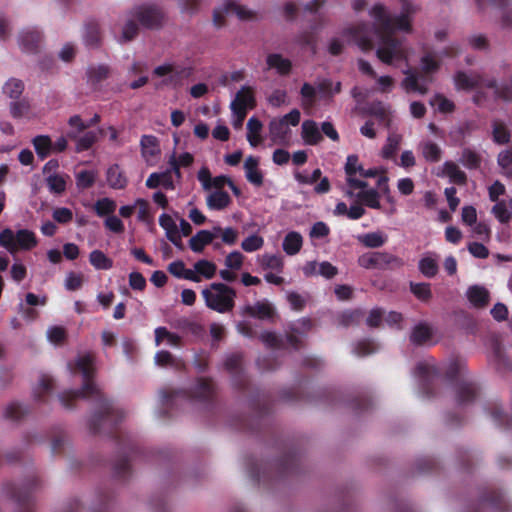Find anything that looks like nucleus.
<instances>
[{
	"label": "nucleus",
	"instance_id": "obj_16",
	"mask_svg": "<svg viewBox=\"0 0 512 512\" xmlns=\"http://www.w3.org/2000/svg\"><path fill=\"white\" fill-rule=\"evenodd\" d=\"M141 155L149 166H154L159 160L160 147L156 137L152 135H143L140 140Z\"/></svg>",
	"mask_w": 512,
	"mask_h": 512
},
{
	"label": "nucleus",
	"instance_id": "obj_35",
	"mask_svg": "<svg viewBox=\"0 0 512 512\" xmlns=\"http://www.w3.org/2000/svg\"><path fill=\"white\" fill-rule=\"evenodd\" d=\"M192 271H195V275L199 276L200 279L201 277L211 279L215 276L217 267L213 262L202 259L194 264Z\"/></svg>",
	"mask_w": 512,
	"mask_h": 512
},
{
	"label": "nucleus",
	"instance_id": "obj_39",
	"mask_svg": "<svg viewBox=\"0 0 512 512\" xmlns=\"http://www.w3.org/2000/svg\"><path fill=\"white\" fill-rule=\"evenodd\" d=\"M192 162L193 156L188 152L180 154L178 158H176L175 153H172L169 158V165L177 178L181 177L180 166H189L192 164Z\"/></svg>",
	"mask_w": 512,
	"mask_h": 512
},
{
	"label": "nucleus",
	"instance_id": "obj_42",
	"mask_svg": "<svg viewBox=\"0 0 512 512\" xmlns=\"http://www.w3.org/2000/svg\"><path fill=\"white\" fill-rule=\"evenodd\" d=\"M39 40L40 34L36 30H26L20 36V46L25 52H33Z\"/></svg>",
	"mask_w": 512,
	"mask_h": 512
},
{
	"label": "nucleus",
	"instance_id": "obj_57",
	"mask_svg": "<svg viewBox=\"0 0 512 512\" xmlns=\"http://www.w3.org/2000/svg\"><path fill=\"white\" fill-rule=\"evenodd\" d=\"M410 288L412 293L421 301H428L432 296L428 283H411Z\"/></svg>",
	"mask_w": 512,
	"mask_h": 512
},
{
	"label": "nucleus",
	"instance_id": "obj_22",
	"mask_svg": "<svg viewBox=\"0 0 512 512\" xmlns=\"http://www.w3.org/2000/svg\"><path fill=\"white\" fill-rule=\"evenodd\" d=\"M254 105V96L250 87L243 86L235 95V98L230 103L231 109H241L246 111Z\"/></svg>",
	"mask_w": 512,
	"mask_h": 512
},
{
	"label": "nucleus",
	"instance_id": "obj_52",
	"mask_svg": "<svg viewBox=\"0 0 512 512\" xmlns=\"http://www.w3.org/2000/svg\"><path fill=\"white\" fill-rule=\"evenodd\" d=\"M97 177V172L95 170H84L80 171L76 174V185L79 189H87L91 187Z\"/></svg>",
	"mask_w": 512,
	"mask_h": 512
},
{
	"label": "nucleus",
	"instance_id": "obj_59",
	"mask_svg": "<svg viewBox=\"0 0 512 512\" xmlns=\"http://www.w3.org/2000/svg\"><path fill=\"white\" fill-rule=\"evenodd\" d=\"M321 174L322 172L320 169H315L311 174L306 171H298L294 173V178L299 184L310 185L315 183L321 177Z\"/></svg>",
	"mask_w": 512,
	"mask_h": 512
},
{
	"label": "nucleus",
	"instance_id": "obj_24",
	"mask_svg": "<svg viewBox=\"0 0 512 512\" xmlns=\"http://www.w3.org/2000/svg\"><path fill=\"white\" fill-rule=\"evenodd\" d=\"M303 246V237L299 232H288L282 242L283 251L290 256L299 253Z\"/></svg>",
	"mask_w": 512,
	"mask_h": 512
},
{
	"label": "nucleus",
	"instance_id": "obj_27",
	"mask_svg": "<svg viewBox=\"0 0 512 512\" xmlns=\"http://www.w3.org/2000/svg\"><path fill=\"white\" fill-rule=\"evenodd\" d=\"M168 271L176 278L189 280L192 282H200L199 276L195 275V271L187 269L181 260L174 261L169 264Z\"/></svg>",
	"mask_w": 512,
	"mask_h": 512
},
{
	"label": "nucleus",
	"instance_id": "obj_1",
	"mask_svg": "<svg viewBox=\"0 0 512 512\" xmlns=\"http://www.w3.org/2000/svg\"><path fill=\"white\" fill-rule=\"evenodd\" d=\"M417 10L415 4L404 0L400 14L392 18L383 5L375 4L369 10L372 26L362 25L344 29L339 37L329 41L328 52L338 55L346 43H353L361 50H370L376 46L377 58L387 65L397 66L401 61L407 62L408 50L402 41L394 38V32H410L412 16Z\"/></svg>",
	"mask_w": 512,
	"mask_h": 512
},
{
	"label": "nucleus",
	"instance_id": "obj_31",
	"mask_svg": "<svg viewBox=\"0 0 512 512\" xmlns=\"http://www.w3.org/2000/svg\"><path fill=\"white\" fill-rule=\"evenodd\" d=\"M469 302L476 307H483L488 303L489 293L482 286H472L466 292Z\"/></svg>",
	"mask_w": 512,
	"mask_h": 512
},
{
	"label": "nucleus",
	"instance_id": "obj_60",
	"mask_svg": "<svg viewBox=\"0 0 512 512\" xmlns=\"http://www.w3.org/2000/svg\"><path fill=\"white\" fill-rule=\"evenodd\" d=\"M317 92H319L318 87L315 88L314 86H312L308 83H304L301 88V91H300L302 99H303L302 100L303 106H305V107L312 106Z\"/></svg>",
	"mask_w": 512,
	"mask_h": 512
},
{
	"label": "nucleus",
	"instance_id": "obj_33",
	"mask_svg": "<svg viewBox=\"0 0 512 512\" xmlns=\"http://www.w3.org/2000/svg\"><path fill=\"white\" fill-rule=\"evenodd\" d=\"M433 331L428 324L420 323L416 325L411 333L410 340L416 345L425 344L430 341Z\"/></svg>",
	"mask_w": 512,
	"mask_h": 512
},
{
	"label": "nucleus",
	"instance_id": "obj_4",
	"mask_svg": "<svg viewBox=\"0 0 512 512\" xmlns=\"http://www.w3.org/2000/svg\"><path fill=\"white\" fill-rule=\"evenodd\" d=\"M205 305L218 313L231 311L235 306L236 292L224 283H212L201 291Z\"/></svg>",
	"mask_w": 512,
	"mask_h": 512
},
{
	"label": "nucleus",
	"instance_id": "obj_26",
	"mask_svg": "<svg viewBox=\"0 0 512 512\" xmlns=\"http://www.w3.org/2000/svg\"><path fill=\"white\" fill-rule=\"evenodd\" d=\"M262 122L255 117H251L247 122V141L250 146L255 148L262 143Z\"/></svg>",
	"mask_w": 512,
	"mask_h": 512
},
{
	"label": "nucleus",
	"instance_id": "obj_34",
	"mask_svg": "<svg viewBox=\"0 0 512 512\" xmlns=\"http://www.w3.org/2000/svg\"><path fill=\"white\" fill-rule=\"evenodd\" d=\"M212 243L209 230H200L189 240V247L195 253H200L205 246Z\"/></svg>",
	"mask_w": 512,
	"mask_h": 512
},
{
	"label": "nucleus",
	"instance_id": "obj_29",
	"mask_svg": "<svg viewBox=\"0 0 512 512\" xmlns=\"http://www.w3.org/2000/svg\"><path fill=\"white\" fill-rule=\"evenodd\" d=\"M106 178L108 185L113 189H123L127 185V178L117 164L107 169Z\"/></svg>",
	"mask_w": 512,
	"mask_h": 512
},
{
	"label": "nucleus",
	"instance_id": "obj_23",
	"mask_svg": "<svg viewBox=\"0 0 512 512\" xmlns=\"http://www.w3.org/2000/svg\"><path fill=\"white\" fill-rule=\"evenodd\" d=\"M301 136L306 145H315L322 139L317 123L313 120H306L302 123Z\"/></svg>",
	"mask_w": 512,
	"mask_h": 512
},
{
	"label": "nucleus",
	"instance_id": "obj_40",
	"mask_svg": "<svg viewBox=\"0 0 512 512\" xmlns=\"http://www.w3.org/2000/svg\"><path fill=\"white\" fill-rule=\"evenodd\" d=\"M35 151L41 159H44L52 151V141L48 135H38L33 139Z\"/></svg>",
	"mask_w": 512,
	"mask_h": 512
},
{
	"label": "nucleus",
	"instance_id": "obj_58",
	"mask_svg": "<svg viewBox=\"0 0 512 512\" xmlns=\"http://www.w3.org/2000/svg\"><path fill=\"white\" fill-rule=\"evenodd\" d=\"M430 104L440 112L449 113L454 109V104L449 99L442 95H435L431 100Z\"/></svg>",
	"mask_w": 512,
	"mask_h": 512
},
{
	"label": "nucleus",
	"instance_id": "obj_13",
	"mask_svg": "<svg viewBox=\"0 0 512 512\" xmlns=\"http://www.w3.org/2000/svg\"><path fill=\"white\" fill-rule=\"evenodd\" d=\"M179 219L178 214L172 216L167 213H162L159 216V225L165 231L166 238L175 246H179L181 242V235L178 229Z\"/></svg>",
	"mask_w": 512,
	"mask_h": 512
},
{
	"label": "nucleus",
	"instance_id": "obj_28",
	"mask_svg": "<svg viewBox=\"0 0 512 512\" xmlns=\"http://www.w3.org/2000/svg\"><path fill=\"white\" fill-rule=\"evenodd\" d=\"M358 241L368 248H379L383 246L388 237L382 231H374L357 236Z\"/></svg>",
	"mask_w": 512,
	"mask_h": 512
},
{
	"label": "nucleus",
	"instance_id": "obj_64",
	"mask_svg": "<svg viewBox=\"0 0 512 512\" xmlns=\"http://www.w3.org/2000/svg\"><path fill=\"white\" fill-rule=\"evenodd\" d=\"M318 89L319 93L323 96L326 95H333L335 93L340 92L341 89V83L336 82L333 84V82L329 79H324L318 83Z\"/></svg>",
	"mask_w": 512,
	"mask_h": 512
},
{
	"label": "nucleus",
	"instance_id": "obj_3",
	"mask_svg": "<svg viewBox=\"0 0 512 512\" xmlns=\"http://www.w3.org/2000/svg\"><path fill=\"white\" fill-rule=\"evenodd\" d=\"M491 80L483 82L478 74L457 72L454 76V84L457 90H475L473 101L478 106L491 107L494 104V95L486 85Z\"/></svg>",
	"mask_w": 512,
	"mask_h": 512
},
{
	"label": "nucleus",
	"instance_id": "obj_25",
	"mask_svg": "<svg viewBox=\"0 0 512 512\" xmlns=\"http://www.w3.org/2000/svg\"><path fill=\"white\" fill-rule=\"evenodd\" d=\"M423 158L428 162H438L442 156L441 147L431 140H423L418 146Z\"/></svg>",
	"mask_w": 512,
	"mask_h": 512
},
{
	"label": "nucleus",
	"instance_id": "obj_17",
	"mask_svg": "<svg viewBox=\"0 0 512 512\" xmlns=\"http://www.w3.org/2000/svg\"><path fill=\"white\" fill-rule=\"evenodd\" d=\"M434 174L440 178H448L450 182L455 184L466 182V174L453 161H445L434 170Z\"/></svg>",
	"mask_w": 512,
	"mask_h": 512
},
{
	"label": "nucleus",
	"instance_id": "obj_9",
	"mask_svg": "<svg viewBox=\"0 0 512 512\" xmlns=\"http://www.w3.org/2000/svg\"><path fill=\"white\" fill-rule=\"evenodd\" d=\"M131 16L137 18L141 26L155 28L161 24L163 13L153 5H140L131 10Z\"/></svg>",
	"mask_w": 512,
	"mask_h": 512
},
{
	"label": "nucleus",
	"instance_id": "obj_44",
	"mask_svg": "<svg viewBox=\"0 0 512 512\" xmlns=\"http://www.w3.org/2000/svg\"><path fill=\"white\" fill-rule=\"evenodd\" d=\"M249 313L260 319H270L274 314L273 306L267 302H257L253 307H248Z\"/></svg>",
	"mask_w": 512,
	"mask_h": 512
},
{
	"label": "nucleus",
	"instance_id": "obj_36",
	"mask_svg": "<svg viewBox=\"0 0 512 512\" xmlns=\"http://www.w3.org/2000/svg\"><path fill=\"white\" fill-rule=\"evenodd\" d=\"M91 265L97 270H108L113 266V261L101 250H93L89 255Z\"/></svg>",
	"mask_w": 512,
	"mask_h": 512
},
{
	"label": "nucleus",
	"instance_id": "obj_11",
	"mask_svg": "<svg viewBox=\"0 0 512 512\" xmlns=\"http://www.w3.org/2000/svg\"><path fill=\"white\" fill-rule=\"evenodd\" d=\"M58 162L56 160L48 161L44 167L43 172L46 174V184L51 193L62 194L66 190L67 175L57 173Z\"/></svg>",
	"mask_w": 512,
	"mask_h": 512
},
{
	"label": "nucleus",
	"instance_id": "obj_63",
	"mask_svg": "<svg viewBox=\"0 0 512 512\" xmlns=\"http://www.w3.org/2000/svg\"><path fill=\"white\" fill-rule=\"evenodd\" d=\"M267 101L273 107L286 105L288 104L287 92L282 89H276L268 96Z\"/></svg>",
	"mask_w": 512,
	"mask_h": 512
},
{
	"label": "nucleus",
	"instance_id": "obj_62",
	"mask_svg": "<svg viewBox=\"0 0 512 512\" xmlns=\"http://www.w3.org/2000/svg\"><path fill=\"white\" fill-rule=\"evenodd\" d=\"M244 256L239 251L230 252L225 258V266L231 270H240L243 265Z\"/></svg>",
	"mask_w": 512,
	"mask_h": 512
},
{
	"label": "nucleus",
	"instance_id": "obj_53",
	"mask_svg": "<svg viewBox=\"0 0 512 512\" xmlns=\"http://www.w3.org/2000/svg\"><path fill=\"white\" fill-rule=\"evenodd\" d=\"M369 113L379 119V121L385 122L389 125V117L391 115V109L389 106L381 102L373 103L369 108Z\"/></svg>",
	"mask_w": 512,
	"mask_h": 512
},
{
	"label": "nucleus",
	"instance_id": "obj_14",
	"mask_svg": "<svg viewBox=\"0 0 512 512\" xmlns=\"http://www.w3.org/2000/svg\"><path fill=\"white\" fill-rule=\"evenodd\" d=\"M197 179L200 182L203 190L210 191L211 189L223 190L225 184L232 186V181L223 175L212 177L209 169L203 166L197 173Z\"/></svg>",
	"mask_w": 512,
	"mask_h": 512
},
{
	"label": "nucleus",
	"instance_id": "obj_20",
	"mask_svg": "<svg viewBox=\"0 0 512 512\" xmlns=\"http://www.w3.org/2000/svg\"><path fill=\"white\" fill-rule=\"evenodd\" d=\"M246 179L253 185L260 187L263 184V174L259 169V160L254 156H248L244 162Z\"/></svg>",
	"mask_w": 512,
	"mask_h": 512
},
{
	"label": "nucleus",
	"instance_id": "obj_43",
	"mask_svg": "<svg viewBox=\"0 0 512 512\" xmlns=\"http://www.w3.org/2000/svg\"><path fill=\"white\" fill-rule=\"evenodd\" d=\"M74 140L76 141L75 149L77 152L86 151L98 140V133L95 131H87L82 135L79 134Z\"/></svg>",
	"mask_w": 512,
	"mask_h": 512
},
{
	"label": "nucleus",
	"instance_id": "obj_48",
	"mask_svg": "<svg viewBox=\"0 0 512 512\" xmlns=\"http://www.w3.org/2000/svg\"><path fill=\"white\" fill-rule=\"evenodd\" d=\"M135 21H137V18H133L131 16V11L127 15V18L125 20V23L122 27V32L119 37L120 42H128L132 40L136 34H137V25L135 24Z\"/></svg>",
	"mask_w": 512,
	"mask_h": 512
},
{
	"label": "nucleus",
	"instance_id": "obj_51",
	"mask_svg": "<svg viewBox=\"0 0 512 512\" xmlns=\"http://www.w3.org/2000/svg\"><path fill=\"white\" fill-rule=\"evenodd\" d=\"M460 161L466 168L476 169L481 164V157L476 151L470 148H465L462 152Z\"/></svg>",
	"mask_w": 512,
	"mask_h": 512
},
{
	"label": "nucleus",
	"instance_id": "obj_38",
	"mask_svg": "<svg viewBox=\"0 0 512 512\" xmlns=\"http://www.w3.org/2000/svg\"><path fill=\"white\" fill-rule=\"evenodd\" d=\"M69 131L67 137L70 139H76L77 136L83 133L87 128V121L83 120L80 115H72L68 119Z\"/></svg>",
	"mask_w": 512,
	"mask_h": 512
},
{
	"label": "nucleus",
	"instance_id": "obj_49",
	"mask_svg": "<svg viewBox=\"0 0 512 512\" xmlns=\"http://www.w3.org/2000/svg\"><path fill=\"white\" fill-rule=\"evenodd\" d=\"M493 141L497 144H507L510 141V133L505 124L494 121L492 124Z\"/></svg>",
	"mask_w": 512,
	"mask_h": 512
},
{
	"label": "nucleus",
	"instance_id": "obj_56",
	"mask_svg": "<svg viewBox=\"0 0 512 512\" xmlns=\"http://www.w3.org/2000/svg\"><path fill=\"white\" fill-rule=\"evenodd\" d=\"M498 166L501 168L502 173L508 177H512V151L502 150L497 157Z\"/></svg>",
	"mask_w": 512,
	"mask_h": 512
},
{
	"label": "nucleus",
	"instance_id": "obj_21",
	"mask_svg": "<svg viewBox=\"0 0 512 512\" xmlns=\"http://www.w3.org/2000/svg\"><path fill=\"white\" fill-rule=\"evenodd\" d=\"M231 203L230 195L223 190H215L206 196V205L210 210L220 211Z\"/></svg>",
	"mask_w": 512,
	"mask_h": 512
},
{
	"label": "nucleus",
	"instance_id": "obj_41",
	"mask_svg": "<svg viewBox=\"0 0 512 512\" xmlns=\"http://www.w3.org/2000/svg\"><path fill=\"white\" fill-rule=\"evenodd\" d=\"M402 141V136L397 133H392L387 137L386 143L382 148L381 154L385 159H391L399 148Z\"/></svg>",
	"mask_w": 512,
	"mask_h": 512
},
{
	"label": "nucleus",
	"instance_id": "obj_32",
	"mask_svg": "<svg viewBox=\"0 0 512 512\" xmlns=\"http://www.w3.org/2000/svg\"><path fill=\"white\" fill-rule=\"evenodd\" d=\"M266 63L268 69H274L279 74H288L291 70V62L280 54H270L267 56Z\"/></svg>",
	"mask_w": 512,
	"mask_h": 512
},
{
	"label": "nucleus",
	"instance_id": "obj_47",
	"mask_svg": "<svg viewBox=\"0 0 512 512\" xmlns=\"http://www.w3.org/2000/svg\"><path fill=\"white\" fill-rule=\"evenodd\" d=\"M179 342V337L169 332L164 327H158L155 329V343L156 345L167 344L170 346H176Z\"/></svg>",
	"mask_w": 512,
	"mask_h": 512
},
{
	"label": "nucleus",
	"instance_id": "obj_12",
	"mask_svg": "<svg viewBox=\"0 0 512 512\" xmlns=\"http://www.w3.org/2000/svg\"><path fill=\"white\" fill-rule=\"evenodd\" d=\"M77 367L82 373L84 384L81 391L76 392L75 396H87L96 391L95 385L90 381L93 373V356L91 354H84L77 359Z\"/></svg>",
	"mask_w": 512,
	"mask_h": 512
},
{
	"label": "nucleus",
	"instance_id": "obj_5",
	"mask_svg": "<svg viewBox=\"0 0 512 512\" xmlns=\"http://www.w3.org/2000/svg\"><path fill=\"white\" fill-rule=\"evenodd\" d=\"M37 245V237L31 230L19 229L17 232H14L10 228H5L0 232V246L10 254H15L19 250L28 251Z\"/></svg>",
	"mask_w": 512,
	"mask_h": 512
},
{
	"label": "nucleus",
	"instance_id": "obj_45",
	"mask_svg": "<svg viewBox=\"0 0 512 512\" xmlns=\"http://www.w3.org/2000/svg\"><path fill=\"white\" fill-rule=\"evenodd\" d=\"M259 263L263 269L274 270L277 273L282 272L283 269V260L278 255L263 254L259 258Z\"/></svg>",
	"mask_w": 512,
	"mask_h": 512
},
{
	"label": "nucleus",
	"instance_id": "obj_30",
	"mask_svg": "<svg viewBox=\"0 0 512 512\" xmlns=\"http://www.w3.org/2000/svg\"><path fill=\"white\" fill-rule=\"evenodd\" d=\"M447 55V51L429 53L421 58L420 66L423 72L433 73L438 70L440 66V60L443 56Z\"/></svg>",
	"mask_w": 512,
	"mask_h": 512
},
{
	"label": "nucleus",
	"instance_id": "obj_8",
	"mask_svg": "<svg viewBox=\"0 0 512 512\" xmlns=\"http://www.w3.org/2000/svg\"><path fill=\"white\" fill-rule=\"evenodd\" d=\"M358 264L365 269H382L389 265L401 266L402 261L386 252H368L358 258Z\"/></svg>",
	"mask_w": 512,
	"mask_h": 512
},
{
	"label": "nucleus",
	"instance_id": "obj_18",
	"mask_svg": "<svg viewBox=\"0 0 512 512\" xmlns=\"http://www.w3.org/2000/svg\"><path fill=\"white\" fill-rule=\"evenodd\" d=\"M10 114L14 119L19 120H32L38 117L36 110L26 100L11 102Z\"/></svg>",
	"mask_w": 512,
	"mask_h": 512
},
{
	"label": "nucleus",
	"instance_id": "obj_54",
	"mask_svg": "<svg viewBox=\"0 0 512 512\" xmlns=\"http://www.w3.org/2000/svg\"><path fill=\"white\" fill-rule=\"evenodd\" d=\"M23 90L24 84L18 79L8 80L3 87L4 94L11 99H18L23 93Z\"/></svg>",
	"mask_w": 512,
	"mask_h": 512
},
{
	"label": "nucleus",
	"instance_id": "obj_50",
	"mask_svg": "<svg viewBox=\"0 0 512 512\" xmlns=\"http://www.w3.org/2000/svg\"><path fill=\"white\" fill-rule=\"evenodd\" d=\"M264 245V238L258 234H251L241 242V248L248 253L261 249Z\"/></svg>",
	"mask_w": 512,
	"mask_h": 512
},
{
	"label": "nucleus",
	"instance_id": "obj_6",
	"mask_svg": "<svg viewBox=\"0 0 512 512\" xmlns=\"http://www.w3.org/2000/svg\"><path fill=\"white\" fill-rule=\"evenodd\" d=\"M300 111L292 109L286 115L273 118L269 122V138L272 144L287 145L290 141L291 127H295L300 122Z\"/></svg>",
	"mask_w": 512,
	"mask_h": 512
},
{
	"label": "nucleus",
	"instance_id": "obj_46",
	"mask_svg": "<svg viewBox=\"0 0 512 512\" xmlns=\"http://www.w3.org/2000/svg\"><path fill=\"white\" fill-rule=\"evenodd\" d=\"M94 210L99 217H108L115 212L116 202L108 197L101 198L95 202Z\"/></svg>",
	"mask_w": 512,
	"mask_h": 512
},
{
	"label": "nucleus",
	"instance_id": "obj_2",
	"mask_svg": "<svg viewBox=\"0 0 512 512\" xmlns=\"http://www.w3.org/2000/svg\"><path fill=\"white\" fill-rule=\"evenodd\" d=\"M363 166L356 155H349L345 164L347 188L344 191L349 199L358 200L369 208L380 209V194L374 188H368L367 183L358 178Z\"/></svg>",
	"mask_w": 512,
	"mask_h": 512
},
{
	"label": "nucleus",
	"instance_id": "obj_19",
	"mask_svg": "<svg viewBox=\"0 0 512 512\" xmlns=\"http://www.w3.org/2000/svg\"><path fill=\"white\" fill-rule=\"evenodd\" d=\"M406 77L403 79L401 86L407 92H415L425 94L428 91V83L424 79H420L412 70L404 71Z\"/></svg>",
	"mask_w": 512,
	"mask_h": 512
},
{
	"label": "nucleus",
	"instance_id": "obj_7",
	"mask_svg": "<svg viewBox=\"0 0 512 512\" xmlns=\"http://www.w3.org/2000/svg\"><path fill=\"white\" fill-rule=\"evenodd\" d=\"M193 68L175 62H165L153 70V76L162 78L159 86L178 87L183 79L192 75Z\"/></svg>",
	"mask_w": 512,
	"mask_h": 512
},
{
	"label": "nucleus",
	"instance_id": "obj_10",
	"mask_svg": "<svg viewBox=\"0 0 512 512\" xmlns=\"http://www.w3.org/2000/svg\"><path fill=\"white\" fill-rule=\"evenodd\" d=\"M226 16H235L239 19H247L251 17V11L235 1L226 0L214 10V24L220 26Z\"/></svg>",
	"mask_w": 512,
	"mask_h": 512
},
{
	"label": "nucleus",
	"instance_id": "obj_61",
	"mask_svg": "<svg viewBox=\"0 0 512 512\" xmlns=\"http://www.w3.org/2000/svg\"><path fill=\"white\" fill-rule=\"evenodd\" d=\"M52 218L59 224H67L73 219V212L67 207H56L52 211Z\"/></svg>",
	"mask_w": 512,
	"mask_h": 512
},
{
	"label": "nucleus",
	"instance_id": "obj_55",
	"mask_svg": "<svg viewBox=\"0 0 512 512\" xmlns=\"http://www.w3.org/2000/svg\"><path fill=\"white\" fill-rule=\"evenodd\" d=\"M88 80L93 83H99L102 80L106 79L109 74V69L106 65H91L88 68Z\"/></svg>",
	"mask_w": 512,
	"mask_h": 512
},
{
	"label": "nucleus",
	"instance_id": "obj_15",
	"mask_svg": "<svg viewBox=\"0 0 512 512\" xmlns=\"http://www.w3.org/2000/svg\"><path fill=\"white\" fill-rule=\"evenodd\" d=\"M304 14H305V17L307 18V21H309V22L318 21V23L309 24L307 26L308 31L305 32V34L317 33L323 25L322 14L320 12V6H319L318 2L314 1V2L307 4L304 8ZM303 41L306 42L307 44H311L309 35H305Z\"/></svg>",
	"mask_w": 512,
	"mask_h": 512
},
{
	"label": "nucleus",
	"instance_id": "obj_37",
	"mask_svg": "<svg viewBox=\"0 0 512 512\" xmlns=\"http://www.w3.org/2000/svg\"><path fill=\"white\" fill-rule=\"evenodd\" d=\"M420 272L428 278L434 277L438 272L437 259L433 255L422 257L418 264Z\"/></svg>",
	"mask_w": 512,
	"mask_h": 512
}]
</instances>
